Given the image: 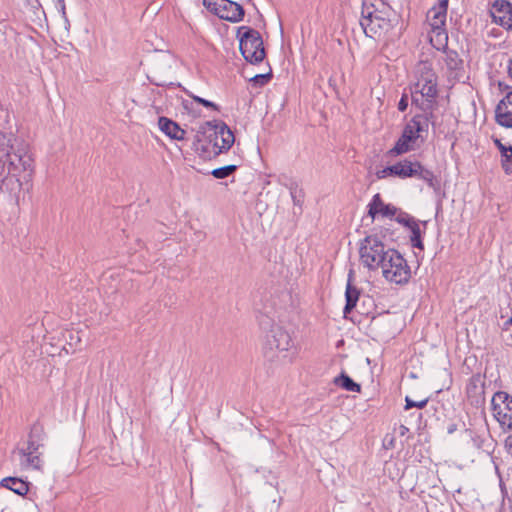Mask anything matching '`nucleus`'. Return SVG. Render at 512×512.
<instances>
[{"instance_id":"nucleus-32","label":"nucleus","mask_w":512,"mask_h":512,"mask_svg":"<svg viewBox=\"0 0 512 512\" xmlns=\"http://www.w3.org/2000/svg\"><path fill=\"white\" fill-rule=\"evenodd\" d=\"M428 402H429V398H425L420 401H414L409 396H406L404 409L405 410H409L412 408L423 409L427 406Z\"/></svg>"},{"instance_id":"nucleus-18","label":"nucleus","mask_w":512,"mask_h":512,"mask_svg":"<svg viewBox=\"0 0 512 512\" xmlns=\"http://www.w3.org/2000/svg\"><path fill=\"white\" fill-rule=\"evenodd\" d=\"M469 435L474 448L487 454L494 452L496 443L489 433L479 434L470 430Z\"/></svg>"},{"instance_id":"nucleus-22","label":"nucleus","mask_w":512,"mask_h":512,"mask_svg":"<svg viewBox=\"0 0 512 512\" xmlns=\"http://www.w3.org/2000/svg\"><path fill=\"white\" fill-rule=\"evenodd\" d=\"M349 278H351V273L349 274ZM360 296V291L351 284L350 279H348V283L345 291L346 304L343 309L344 318L349 320L347 314L357 306V301Z\"/></svg>"},{"instance_id":"nucleus-28","label":"nucleus","mask_w":512,"mask_h":512,"mask_svg":"<svg viewBox=\"0 0 512 512\" xmlns=\"http://www.w3.org/2000/svg\"><path fill=\"white\" fill-rule=\"evenodd\" d=\"M434 107H431L427 110H421L422 113L418 114L421 117H424L427 119V126H432L434 132H438L439 134H444L445 130L442 129L441 125L437 122V118L435 114L433 113Z\"/></svg>"},{"instance_id":"nucleus-44","label":"nucleus","mask_w":512,"mask_h":512,"mask_svg":"<svg viewBox=\"0 0 512 512\" xmlns=\"http://www.w3.org/2000/svg\"><path fill=\"white\" fill-rule=\"evenodd\" d=\"M409 432V429L405 425H400L398 428V433L400 436H405Z\"/></svg>"},{"instance_id":"nucleus-19","label":"nucleus","mask_w":512,"mask_h":512,"mask_svg":"<svg viewBox=\"0 0 512 512\" xmlns=\"http://www.w3.org/2000/svg\"><path fill=\"white\" fill-rule=\"evenodd\" d=\"M413 177L425 181L435 192L439 191L441 188L440 180L434 172L424 167L419 161H416L415 174Z\"/></svg>"},{"instance_id":"nucleus-2","label":"nucleus","mask_w":512,"mask_h":512,"mask_svg":"<svg viewBox=\"0 0 512 512\" xmlns=\"http://www.w3.org/2000/svg\"><path fill=\"white\" fill-rule=\"evenodd\" d=\"M397 20L395 10L384 0H363L360 25L366 36H385Z\"/></svg>"},{"instance_id":"nucleus-26","label":"nucleus","mask_w":512,"mask_h":512,"mask_svg":"<svg viewBox=\"0 0 512 512\" xmlns=\"http://www.w3.org/2000/svg\"><path fill=\"white\" fill-rule=\"evenodd\" d=\"M413 148L414 144L401 135L400 138L396 141L394 147L388 151V154L390 156H398L413 150Z\"/></svg>"},{"instance_id":"nucleus-43","label":"nucleus","mask_w":512,"mask_h":512,"mask_svg":"<svg viewBox=\"0 0 512 512\" xmlns=\"http://www.w3.org/2000/svg\"><path fill=\"white\" fill-rule=\"evenodd\" d=\"M512 149V146H506L504 144H502L498 150L501 154V159H503L505 156H507V154L511 151Z\"/></svg>"},{"instance_id":"nucleus-49","label":"nucleus","mask_w":512,"mask_h":512,"mask_svg":"<svg viewBox=\"0 0 512 512\" xmlns=\"http://www.w3.org/2000/svg\"><path fill=\"white\" fill-rule=\"evenodd\" d=\"M197 150H201L202 152H206L207 151V148H205L203 145H201L200 147L197 146L196 148Z\"/></svg>"},{"instance_id":"nucleus-7","label":"nucleus","mask_w":512,"mask_h":512,"mask_svg":"<svg viewBox=\"0 0 512 512\" xmlns=\"http://www.w3.org/2000/svg\"><path fill=\"white\" fill-rule=\"evenodd\" d=\"M237 37L240 52L247 62L257 64L264 60L266 53L259 31L248 26H241L238 28Z\"/></svg>"},{"instance_id":"nucleus-46","label":"nucleus","mask_w":512,"mask_h":512,"mask_svg":"<svg viewBox=\"0 0 512 512\" xmlns=\"http://www.w3.org/2000/svg\"><path fill=\"white\" fill-rule=\"evenodd\" d=\"M385 447L387 449L394 447V438L393 437H391V439L387 442V444H385Z\"/></svg>"},{"instance_id":"nucleus-4","label":"nucleus","mask_w":512,"mask_h":512,"mask_svg":"<svg viewBox=\"0 0 512 512\" xmlns=\"http://www.w3.org/2000/svg\"><path fill=\"white\" fill-rule=\"evenodd\" d=\"M46 440L47 434L43 424L36 421L30 427L26 447L17 449L22 468L39 471L43 469L44 461L42 456Z\"/></svg>"},{"instance_id":"nucleus-48","label":"nucleus","mask_w":512,"mask_h":512,"mask_svg":"<svg viewBox=\"0 0 512 512\" xmlns=\"http://www.w3.org/2000/svg\"><path fill=\"white\" fill-rule=\"evenodd\" d=\"M493 142L497 148H499L503 144L501 140H499L498 138H495Z\"/></svg>"},{"instance_id":"nucleus-16","label":"nucleus","mask_w":512,"mask_h":512,"mask_svg":"<svg viewBox=\"0 0 512 512\" xmlns=\"http://www.w3.org/2000/svg\"><path fill=\"white\" fill-rule=\"evenodd\" d=\"M449 0H438V4L433 6L427 13V18L433 29H446V17Z\"/></svg>"},{"instance_id":"nucleus-1","label":"nucleus","mask_w":512,"mask_h":512,"mask_svg":"<svg viewBox=\"0 0 512 512\" xmlns=\"http://www.w3.org/2000/svg\"><path fill=\"white\" fill-rule=\"evenodd\" d=\"M13 135L0 131V187L14 179L18 190L22 188L21 178H31L34 159L24 144L15 147Z\"/></svg>"},{"instance_id":"nucleus-9","label":"nucleus","mask_w":512,"mask_h":512,"mask_svg":"<svg viewBox=\"0 0 512 512\" xmlns=\"http://www.w3.org/2000/svg\"><path fill=\"white\" fill-rule=\"evenodd\" d=\"M389 249L377 235H368L360 242V261L369 270H376L383 264Z\"/></svg>"},{"instance_id":"nucleus-42","label":"nucleus","mask_w":512,"mask_h":512,"mask_svg":"<svg viewBox=\"0 0 512 512\" xmlns=\"http://www.w3.org/2000/svg\"><path fill=\"white\" fill-rule=\"evenodd\" d=\"M504 446L507 453L512 456V434L507 436V438L504 441Z\"/></svg>"},{"instance_id":"nucleus-41","label":"nucleus","mask_w":512,"mask_h":512,"mask_svg":"<svg viewBox=\"0 0 512 512\" xmlns=\"http://www.w3.org/2000/svg\"><path fill=\"white\" fill-rule=\"evenodd\" d=\"M418 224H422L424 227L427 225L426 221L420 222L419 220L415 219L414 217H411L410 220L404 225L411 231V227H415Z\"/></svg>"},{"instance_id":"nucleus-21","label":"nucleus","mask_w":512,"mask_h":512,"mask_svg":"<svg viewBox=\"0 0 512 512\" xmlns=\"http://www.w3.org/2000/svg\"><path fill=\"white\" fill-rule=\"evenodd\" d=\"M30 483L18 477H5L0 481V487L9 489L19 496L29 492Z\"/></svg>"},{"instance_id":"nucleus-17","label":"nucleus","mask_w":512,"mask_h":512,"mask_svg":"<svg viewBox=\"0 0 512 512\" xmlns=\"http://www.w3.org/2000/svg\"><path fill=\"white\" fill-rule=\"evenodd\" d=\"M158 127L161 132L173 140H184L186 131L182 129L177 122L167 117L161 116L158 119Z\"/></svg>"},{"instance_id":"nucleus-13","label":"nucleus","mask_w":512,"mask_h":512,"mask_svg":"<svg viewBox=\"0 0 512 512\" xmlns=\"http://www.w3.org/2000/svg\"><path fill=\"white\" fill-rule=\"evenodd\" d=\"M489 14L493 23L507 31L512 30V3L508 0H495L489 8Z\"/></svg>"},{"instance_id":"nucleus-8","label":"nucleus","mask_w":512,"mask_h":512,"mask_svg":"<svg viewBox=\"0 0 512 512\" xmlns=\"http://www.w3.org/2000/svg\"><path fill=\"white\" fill-rule=\"evenodd\" d=\"M383 277L398 285L406 284L411 278V270L406 259L395 249H389L386 259L380 265Z\"/></svg>"},{"instance_id":"nucleus-10","label":"nucleus","mask_w":512,"mask_h":512,"mask_svg":"<svg viewBox=\"0 0 512 512\" xmlns=\"http://www.w3.org/2000/svg\"><path fill=\"white\" fill-rule=\"evenodd\" d=\"M494 419L504 432L512 431V396L506 391H497L491 399Z\"/></svg>"},{"instance_id":"nucleus-27","label":"nucleus","mask_w":512,"mask_h":512,"mask_svg":"<svg viewBox=\"0 0 512 512\" xmlns=\"http://www.w3.org/2000/svg\"><path fill=\"white\" fill-rule=\"evenodd\" d=\"M417 136L420 138L422 133H428L427 119L419 115H414L408 122Z\"/></svg>"},{"instance_id":"nucleus-40","label":"nucleus","mask_w":512,"mask_h":512,"mask_svg":"<svg viewBox=\"0 0 512 512\" xmlns=\"http://www.w3.org/2000/svg\"><path fill=\"white\" fill-rule=\"evenodd\" d=\"M408 107V94L407 93H403L402 94V97L400 98L399 102H398V110L400 112H404Z\"/></svg>"},{"instance_id":"nucleus-47","label":"nucleus","mask_w":512,"mask_h":512,"mask_svg":"<svg viewBox=\"0 0 512 512\" xmlns=\"http://www.w3.org/2000/svg\"><path fill=\"white\" fill-rule=\"evenodd\" d=\"M414 415H416L417 421H418V423H419V425H420V424H421V421H422V418H423L422 413H420V412H419V413H417V414H414V413H413V414H412V416H414Z\"/></svg>"},{"instance_id":"nucleus-38","label":"nucleus","mask_w":512,"mask_h":512,"mask_svg":"<svg viewBox=\"0 0 512 512\" xmlns=\"http://www.w3.org/2000/svg\"><path fill=\"white\" fill-rule=\"evenodd\" d=\"M376 176L378 179L386 178L387 176H394V164L391 166H387L382 170H378L376 172Z\"/></svg>"},{"instance_id":"nucleus-34","label":"nucleus","mask_w":512,"mask_h":512,"mask_svg":"<svg viewBox=\"0 0 512 512\" xmlns=\"http://www.w3.org/2000/svg\"><path fill=\"white\" fill-rule=\"evenodd\" d=\"M405 139L409 140L411 143L415 144L417 139L419 138L417 136V134L414 132V130L412 129V127L410 126L409 123H407L405 126H404V129L402 131V134H401Z\"/></svg>"},{"instance_id":"nucleus-15","label":"nucleus","mask_w":512,"mask_h":512,"mask_svg":"<svg viewBox=\"0 0 512 512\" xmlns=\"http://www.w3.org/2000/svg\"><path fill=\"white\" fill-rule=\"evenodd\" d=\"M368 207V215L374 220L377 215H381L382 217L386 218H393L396 214L398 209L391 205V204H385L382 200V197L379 193H376L369 204Z\"/></svg>"},{"instance_id":"nucleus-24","label":"nucleus","mask_w":512,"mask_h":512,"mask_svg":"<svg viewBox=\"0 0 512 512\" xmlns=\"http://www.w3.org/2000/svg\"><path fill=\"white\" fill-rule=\"evenodd\" d=\"M333 383L341 387L342 389L350 392H360L361 385L356 383L347 373L344 371L340 373L339 376L335 377Z\"/></svg>"},{"instance_id":"nucleus-5","label":"nucleus","mask_w":512,"mask_h":512,"mask_svg":"<svg viewBox=\"0 0 512 512\" xmlns=\"http://www.w3.org/2000/svg\"><path fill=\"white\" fill-rule=\"evenodd\" d=\"M283 322H262L264 332L263 354L266 359L273 361L278 352L288 351L291 346L289 331L282 325Z\"/></svg>"},{"instance_id":"nucleus-30","label":"nucleus","mask_w":512,"mask_h":512,"mask_svg":"<svg viewBox=\"0 0 512 512\" xmlns=\"http://www.w3.org/2000/svg\"><path fill=\"white\" fill-rule=\"evenodd\" d=\"M410 232V242L412 247L423 250L424 244L422 241V230L420 229V224L416 225L415 227H411Z\"/></svg>"},{"instance_id":"nucleus-12","label":"nucleus","mask_w":512,"mask_h":512,"mask_svg":"<svg viewBox=\"0 0 512 512\" xmlns=\"http://www.w3.org/2000/svg\"><path fill=\"white\" fill-rule=\"evenodd\" d=\"M486 376L480 372L473 374L466 382L465 397L469 405L476 409H484Z\"/></svg>"},{"instance_id":"nucleus-29","label":"nucleus","mask_w":512,"mask_h":512,"mask_svg":"<svg viewBox=\"0 0 512 512\" xmlns=\"http://www.w3.org/2000/svg\"><path fill=\"white\" fill-rule=\"evenodd\" d=\"M238 169L237 165H226L223 167H219L216 169H213L211 171V175L216 179H225L232 175L236 170Z\"/></svg>"},{"instance_id":"nucleus-3","label":"nucleus","mask_w":512,"mask_h":512,"mask_svg":"<svg viewBox=\"0 0 512 512\" xmlns=\"http://www.w3.org/2000/svg\"><path fill=\"white\" fill-rule=\"evenodd\" d=\"M415 83L410 87L412 105L420 110L435 107L438 98V76L431 63L421 61L415 68Z\"/></svg>"},{"instance_id":"nucleus-31","label":"nucleus","mask_w":512,"mask_h":512,"mask_svg":"<svg viewBox=\"0 0 512 512\" xmlns=\"http://www.w3.org/2000/svg\"><path fill=\"white\" fill-rule=\"evenodd\" d=\"M273 75L271 70L267 73L257 74L250 78V82L257 87H262L266 85L271 79Z\"/></svg>"},{"instance_id":"nucleus-36","label":"nucleus","mask_w":512,"mask_h":512,"mask_svg":"<svg viewBox=\"0 0 512 512\" xmlns=\"http://www.w3.org/2000/svg\"><path fill=\"white\" fill-rule=\"evenodd\" d=\"M192 98H193V100L195 102L203 105L204 107L211 108V109H213L215 111H219L220 110L219 106L216 103L212 102V101H209L207 99L201 98L199 96H192Z\"/></svg>"},{"instance_id":"nucleus-35","label":"nucleus","mask_w":512,"mask_h":512,"mask_svg":"<svg viewBox=\"0 0 512 512\" xmlns=\"http://www.w3.org/2000/svg\"><path fill=\"white\" fill-rule=\"evenodd\" d=\"M501 165L506 174H512V148L507 156L501 159Z\"/></svg>"},{"instance_id":"nucleus-6","label":"nucleus","mask_w":512,"mask_h":512,"mask_svg":"<svg viewBox=\"0 0 512 512\" xmlns=\"http://www.w3.org/2000/svg\"><path fill=\"white\" fill-rule=\"evenodd\" d=\"M201 136L206 137L213 144L216 155L228 151L235 141L233 132L223 121L214 120L202 124L195 135V142L198 145L202 141Z\"/></svg>"},{"instance_id":"nucleus-11","label":"nucleus","mask_w":512,"mask_h":512,"mask_svg":"<svg viewBox=\"0 0 512 512\" xmlns=\"http://www.w3.org/2000/svg\"><path fill=\"white\" fill-rule=\"evenodd\" d=\"M204 7L220 19L238 23L244 17V9L237 2L231 0H203Z\"/></svg>"},{"instance_id":"nucleus-45","label":"nucleus","mask_w":512,"mask_h":512,"mask_svg":"<svg viewBox=\"0 0 512 512\" xmlns=\"http://www.w3.org/2000/svg\"><path fill=\"white\" fill-rule=\"evenodd\" d=\"M457 430V425L455 423H452L448 426L447 432L448 434H452Z\"/></svg>"},{"instance_id":"nucleus-20","label":"nucleus","mask_w":512,"mask_h":512,"mask_svg":"<svg viewBox=\"0 0 512 512\" xmlns=\"http://www.w3.org/2000/svg\"><path fill=\"white\" fill-rule=\"evenodd\" d=\"M444 53V62L447 69L450 71V75L454 78H459L460 74L463 72V60L455 50L447 49Z\"/></svg>"},{"instance_id":"nucleus-25","label":"nucleus","mask_w":512,"mask_h":512,"mask_svg":"<svg viewBox=\"0 0 512 512\" xmlns=\"http://www.w3.org/2000/svg\"><path fill=\"white\" fill-rule=\"evenodd\" d=\"M430 42L437 50H447L448 34L446 29L431 30Z\"/></svg>"},{"instance_id":"nucleus-37","label":"nucleus","mask_w":512,"mask_h":512,"mask_svg":"<svg viewBox=\"0 0 512 512\" xmlns=\"http://www.w3.org/2000/svg\"><path fill=\"white\" fill-rule=\"evenodd\" d=\"M55 7L61 13V17L64 19L66 23H69L67 13H66V4L65 0H53Z\"/></svg>"},{"instance_id":"nucleus-23","label":"nucleus","mask_w":512,"mask_h":512,"mask_svg":"<svg viewBox=\"0 0 512 512\" xmlns=\"http://www.w3.org/2000/svg\"><path fill=\"white\" fill-rule=\"evenodd\" d=\"M416 161L403 160L394 164V176L402 179L411 178L415 174Z\"/></svg>"},{"instance_id":"nucleus-50","label":"nucleus","mask_w":512,"mask_h":512,"mask_svg":"<svg viewBox=\"0 0 512 512\" xmlns=\"http://www.w3.org/2000/svg\"><path fill=\"white\" fill-rule=\"evenodd\" d=\"M329 84H330V86H332L334 84V81L332 78L329 79Z\"/></svg>"},{"instance_id":"nucleus-39","label":"nucleus","mask_w":512,"mask_h":512,"mask_svg":"<svg viewBox=\"0 0 512 512\" xmlns=\"http://www.w3.org/2000/svg\"><path fill=\"white\" fill-rule=\"evenodd\" d=\"M395 217V220L401 224V225H405L409 220L410 218L412 217L410 214H408L407 212H404V211H397V214L394 216Z\"/></svg>"},{"instance_id":"nucleus-33","label":"nucleus","mask_w":512,"mask_h":512,"mask_svg":"<svg viewBox=\"0 0 512 512\" xmlns=\"http://www.w3.org/2000/svg\"><path fill=\"white\" fill-rule=\"evenodd\" d=\"M501 338L503 341L508 342L512 340V322H503L500 326Z\"/></svg>"},{"instance_id":"nucleus-14","label":"nucleus","mask_w":512,"mask_h":512,"mask_svg":"<svg viewBox=\"0 0 512 512\" xmlns=\"http://www.w3.org/2000/svg\"><path fill=\"white\" fill-rule=\"evenodd\" d=\"M496 122L505 128H512V91L508 92L495 109Z\"/></svg>"}]
</instances>
